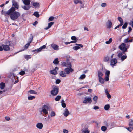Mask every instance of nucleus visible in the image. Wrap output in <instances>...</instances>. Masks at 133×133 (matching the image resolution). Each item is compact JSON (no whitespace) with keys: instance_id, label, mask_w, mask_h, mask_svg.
Returning a JSON list of instances; mask_svg holds the SVG:
<instances>
[{"instance_id":"f257e3e1","label":"nucleus","mask_w":133,"mask_h":133,"mask_svg":"<svg viewBox=\"0 0 133 133\" xmlns=\"http://www.w3.org/2000/svg\"><path fill=\"white\" fill-rule=\"evenodd\" d=\"M10 13L8 15L10 16L11 19L14 21L17 19L20 16V13L16 11V9L13 7H11L10 9Z\"/></svg>"},{"instance_id":"f03ea898","label":"nucleus","mask_w":133,"mask_h":133,"mask_svg":"<svg viewBox=\"0 0 133 133\" xmlns=\"http://www.w3.org/2000/svg\"><path fill=\"white\" fill-rule=\"evenodd\" d=\"M126 46L125 44L122 43L119 46V48L122 51V52L119 53H125V52H127V48L126 47Z\"/></svg>"},{"instance_id":"7ed1b4c3","label":"nucleus","mask_w":133,"mask_h":133,"mask_svg":"<svg viewBox=\"0 0 133 133\" xmlns=\"http://www.w3.org/2000/svg\"><path fill=\"white\" fill-rule=\"evenodd\" d=\"M59 87L55 86L53 89L51 91V94L53 96H55L59 92Z\"/></svg>"},{"instance_id":"20e7f679","label":"nucleus","mask_w":133,"mask_h":133,"mask_svg":"<svg viewBox=\"0 0 133 133\" xmlns=\"http://www.w3.org/2000/svg\"><path fill=\"white\" fill-rule=\"evenodd\" d=\"M68 67L65 68L64 71L67 74H68L70 72H72L74 71L73 69L72 68V65L71 63H69L68 64Z\"/></svg>"},{"instance_id":"39448f33","label":"nucleus","mask_w":133,"mask_h":133,"mask_svg":"<svg viewBox=\"0 0 133 133\" xmlns=\"http://www.w3.org/2000/svg\"><path fill=\"white\" fill-rule=\"evenodd\" d=\"M2 46L3 50L5 51H8L10 50L9 46H11L10 41H8L6 43V45L2 44Z\"/></svg>"},{"instance_id":"423d86ee","label":"nucleus","mask_w":133,"mask_h":133,"mask_svg":"<svg viewBox=\"0 0 133 133\" xmlns=\"http://www.w3.org/2000/svg\"><path fill=\"white\" fill-rule=\"evenodd\" d=\"M48 109L49 108L48 106L44 105L41 111L40 112L41 114H42V112L45 115L48 114Z\"/></svg>"},{"instance_id":"0eeeda50","label":"nucleus","mask_w":133,"mask_h":133,"mask_svg":"<svg viewBox=\"0 0 133 133\" xmlns=\"http://www.w3.org/2000/svg\"><path fill=\"white\" fill-rule=\"evenodd\" d=\"M124 54V53H119L117 55V56L118 57V58H120L121 60L122 61H124V60L126 59L127 57V56L125 54V55H123V54Z\"/></svg>"},{"instance_id":"6e6552de","label":"nucleus","mask_w":133,"mask_h":133,"mask_svg":"<svg viewBox=\"0 0 133 133\" xmlns=\"http://www.w3.org/2000/svg\"><path fill=\"white\" fill-rule=\"evenodd\" d=\"M84 99L85 100L83 102V103H84L85 104L91 103L92 102V100L90 97H85Z\"/></svg>"},{"instance_id":"1a4fd4ad","label":"nucleus","mask_w":133,"mask_h":133,"mask_svg":"<svg viewBox=\"0 0 133 133\" xmlns=\"http://www.w3.org/2000/svg\"><path fill=\"white\" fill-rule=\"evenodd\" d=\"M12 5L11 7L14 8L15 9H18L19 8V5L18 3L16 2L15 0L12 1Z\"/></svg>"},{"instance_id":"9d476101","label":"nucleus","mask_w":133,"mask_h":133,"mask_svg":"<svg viewBox=\"0 0 133 133\" xmlns=\"http://www.w3.org/2000/svg\"><path fill=\"white\" fill-rule=\"evenodd\" d=\"M61 65L62 66H68V64L69 63H71L69 61V59L68 58H67L66 59V62H61Z\"/></svg>"},{"instance_id":"9b49d317","label":"nucleus","mask_w":133,"mask_h":133,"mask_svg":"<svg viewBox=\"0 0 133 133\" xmlns=\"http://www.w3.org/2000/svg\"><path fill=\"white\" fill-rule=\"evenodd\" d=\"M75 45L77 46H75L73 47L72 48V49L75 50H78L80 49V47L81 48H82L83 47V45L82 44H78L77 43H76L75 44Z\"/></svg>"},{"instance_id":"f8f14e48","label":"nucleus","mask_w":133,"mask_h":133,"mask_svg":"<svg viewBox=\"0 0 133 133\" xmlns=\"http://www.w3.org/2000/svg\"><path fill=\"white\" fill-rule=\"evenodd\" d=\"M117 62V61L116 58L112 59L110 61V65L113 66H115Z\"/></svg>"},{"instance_id":"ddd939ff","label":"nucleus","mask_w":133,"mask_h":133,"mask_svg":"<svg viewBox=\"0 0 133 133\" xmlns=\"http://www.w3.org/2000/svg\"><path fill=\"white\" fill-rule=\"evenodd\" d=\"M112 23L111 21L108 20L106 23V25L107 28L110 29L112 27Z\"/></svg>"},{"instance_id":"4468645a","label":"nucleus","mask_w":133,"mask_h":133,"mask_svg":"<svg viewBox=\"0 0 133 133\" xmlns=\"http://www.w3.org/2000/svg\"><path fill=\"white\" fill-rule=\"evenodd\" d=\"M10 9L8 10L7 11H4L3 9L1 11V13L2 14L4 15L5 16L9 15V14L10 12Z\"/></svg>"},{"instance_id":"2eb2a0df","label":"nucleus","mask_w":133,"mask_h":133,"mask_svg":"<svg viewBox=\"0 0 133 133\" xmlns=\"http://www.w3.org/2000/svg\"><path fill=\"white\" fill-rule=\"evenodd\" d=\"M22 1L25 5H30L31 2L30 0H22Z\"/></svg>"},{"instance_id":"dca6fc26","label":"nucleus","mask_w":133,"mask_h":133,"mask_svg":"<svg viewBox=\"0 0 133 133\" xmlns=\"http://www.w3.org/2000/svg\"><path fill=\"white\" fill-rule=\"evenodd\" d=\"M51 46L55 50H57L59 49L58 46L56 44H52Z\"/></svg>"},{"instance_id":"f3484780","label":"nucleus","mask_w":133,"mask_h":133,"mask_svg":"<svg viewBox=\"0 0 133 133\" xmlns=\"http://www.w3.org/2000/svg\"><path fill=\"white\" fill-rule=\"evenodd\" d=\"M69 114V112L68 111V109L67 108H65L64 112L63 113L65 117H67L68 116Z\"/></svg>"},{"instance_id":"a211bd4d","label":"nucleus","mask_w":133,"mask_h":133,"mask_svg":"<svg viewBox=\"0 0 133 133\" xmlns=\"http://www.w3.org/2000/svg\"><path fill=\"white\" fill-rule=\"evenodd\" d=\"M32 5L35 8L39 7L40 6L39 3L37 2H33Z\"/></svg>"},{"instance_id":"6ab92c4d","label":"nucleus","mask_w":133,"mask_h":133,"mask_svg":"<svg viewBox=\"0 0 133 133\" xmlns=\"http://www.w3.org/2000/svg\"><path fill=\"white\" fill-rule=\"evenodd\" d=\"M36 126L38 128L41 129L43 127V125L42 123H39L36 124Z\"/></svg>"},{"instance_id":"aec40b11","label":"nucleus","mask_w":133,"mask_h":133,"mask_svg":"<svg viewBox=\"0 0 133 133\" xmlns=\"http://www.w3.org/2000/svg\"><path fill=\"white\" fill-rule=\"evenodd\" d=\"M97 74L98 78L102 77L103 75V73L100 70H98Z\"/></svg>"},{"instance_id":"412c9836","label":"nucleus","mask_w":133,"mask_h":133,"mask_svg":"<svg viewBox=\"0 0 133 133\" xmlns=\"http://www.w3.org/2000/svg\"><path fill=\"white\" fill-rule=\"evenodd\" d=\"M66 74L65 72L62 71L59 73L60 75L62 77H65L66 76Z\"/></svg>"},{"instance_id":"4be33fe9","label":"nucleus","mask_w":133,"mask_h":133,"mask_svg":"<svg viewBox=\"0 0 133 133\" xmlns=\"http://www.w3.org/2000/svg\"><path fill=\"white\" fill-rule=\"evenodd\" d=\"M50 73L54 75H56L57 73V72L55 69L50 70Z\"/></svg>"},{"instance_id":"5701e85b","label":"nucleus","mask_w":133,"mask_h":133,"mask_svg":"<svg viewBox=\"0 0 133 133\" xmlns=\"http://www.w3.org/2000/svg\"><path fill=\"white\" fill-rule=\"evenodd\" d=\"M22 7L25 10H28L30 9L31 6L30 5H24L23 6H22Z\"/></svg>"},{"instance_id":"b1692460","label":"nucleus","mask_w":133,"mask_h":133,"mask_svg":"<svg viewBox=\"0 0 133 133\" xmlns=\"http://www.w3.org/2000/svg\"><path fill=\"white\" fill-rule=\"evenodd\" d=\"M53 63L55 65L58 64L59 63L58 59L57 58H56L53 61Z\"/></svg>"},{"instance_id":"393cba45","label":"nucleus","mask_w":133,"mask_h":133,"mask_svg":"<svg viewBox=\"0 0 133 133\" xmlns=\"http://www.w3.org/2000/svg\"><path fill=\"white\" fill-rule=\"evenodd\" d=\"M30 45V44L27 43V44L25 45V46H24V49H23L22 50H21L19 51V52L22 51H24Z\"/></svg>"},{"instance_id":"a878e982","label":"nucleus","mask_w":133,"mask_h":133,"mask_svg":"<svg viewBox=\"0 0 133 133\" xmlns=\"http://www.w3.org/2000/svg\"><path fill=\"white\" fill-rule=\"evenodd\" d=\"M31 37L28 39V43L30 44V43L32 42L33 38V36L32 34L30 35Z\"/></svg>"},{"instance_id":"bb28decb","label":"nucleus","mask_w":133,"mask_h":133,"mask_svg":"<svg viewBox=\"0 0 133 133\" xmlns=\"http://www.w3.org/2000/svg\"><path fill=\"white\" fill-rule=\"evenodd\" d=\"M61 103L62 106L63 107L65 108L66 107V104L65 103V101L64 100L62 99V100Z\"/></svg>"},{"instance_id":"cd10ccee","label":"nucleus","mask_w":133,"mask_h":133,"mask_svg":"<svg viewBox=\"0 0 133 133\" xmlns=\"http://www.w3.org/2000/svg\"><path fill=\"white\" fill-rule=\"evenodd\" d=\"M71 39L72 40L75 41V42H76L78 39L75 36H72L71 37Z\"/></svg>"},{"instance_id":"c85d7f7f","label":"nucleus","mask_w":133,"mask_h":133,"mask_svg":"<svg viewBox=\"0 0 133 133\" xmlns=\"http://www.w3.org/2000/svg\"><path fill=\"white\" fill-rule=\"evenodd\" d=\"M37 69V65H36L35 66L33 67V68L30 71V72L31 73H33Z\"/></svg>"},{"instance_id":"c756f323","label":"nucleus","mask_w":133,"mask_h":133,"mask_svg":"<svg viewBox=\"0 0 133 133\" xmlns=\"http://www.w3.org/2000/svg\"><path fill=\"white\" fill-rule=\"evenodd\" d=\"M74 3L76 4L78 3L81 4L82 3V2L81 1L79 0H74Z\"/></svg>"},{"instance_id":"7c9ffc66","label":"nucleus","mask_w":133,"mask_h":133,"mask_svg":"<svg viewBox=\"0 0 133 133\" xmlns=\"http://www.w3.org/2000/svg\"><path fill=\"white\" fill-rule=\"evenodd\" d=\"M129 125L130 126L133 127V120L130 119L129 120Z\"/></svg>"},{"instance_id":"2f4dec72","label":"nucleus","mask_w":133,"mask_h":133,"mask_svg":"<svg viewBox=\"0 0 133 133\" xmlns=\"http://www.w3.org/2000/svg\"><path fill=\"white\" fill-rule=\"evenodd\" d=\"M125 128L130 132H131L133 130V127L129 126V127Z\"/></svg>"},{"instance_id":"473e14b6","label":"nucleus","mask_w":133,"mask_h":133,"mask_svg":"<svg viewBox=\"0 0 133 133\" xmlns=\"http://www.w3.org/2000/svg\"><path fill=\"white\" fill-rule=\"evenodd\" d=\"M28 93H29L30 94H37V92L33 90H30L28 91Z\"/></svg>"},{"instance_id":"72a5a7b5","label":"nucleus","mask_w":133,"mask_h":133,"mask_svg":"<svg viewBox=\"0 0 133 133\" xmlns=\"http://www.w3.org/2000/svg\"><path fill=\"white\" fill-rule=\"evenodd\" d=\"M5 86V84L3 82H1L0 84V88L1 89H4Z\"/></svg>"},{"instance_id":"f704fd0d","label":"nucleus","mask_w":133,"mask_h":133,"mask_svg":"<svg viewBox=\"0 0 133 133\" xmlns=\"http://www.w3.org/2000/svg\"><path fill=\"white\" fill-rule=\"evenodd\" d=\"M98 79L99 82L100 83L102 84H103L104 83V80L102 77L98 78Z\"/></svg>"},{"instance_id":"c9c22d12","label":"nucleus","mask_w":133,"mask_h":133,"mask_svg":"<svg viewBox=\"0 0 133 133\" xmlns=\"http://www.w3.org/2000/svg\"><path fill=\"white\" fill-rule=\"evenodd\" d=\"M86 75L84 74H83L80 76V77L79 78V79L80 80L84 79L85 78Z\"/></svg>"},{"instance_id":"e433bc0d","label":"nucleus","mask_w":133,"mask_h":133,"mask_svg":"<svg viewBox=\"0 0 133 133\" xmlns=\"http://www.w3.org/2000/svg\"><path fill=\"white\" fill-rule=\"evenodd\" d=\"M33 15L37 18H38L40 15L38 12L37 11L35 12L33 14Z\"/></svg>"},{"instance_id":"4c0bfd02","label":"nucleus","mask_w":133,"mask_h":133,"mask_svg":"<svg viewBox=\"0 0 133 133\" xmlns=\"http://www.w3.org/2000/svg\"><path fill=\"white\" fill-rule=\"evenodd\" d=\"M110 108V106L109 104H106L104 107V109L105 110H108Z\"/></svg>"},{"instance_id":"58836bf2","label":"nucleus","mask_w":133,"mask_h":133,"mask_svg":"<svg viewBox=\"0 0 133 133\" xmlns=\"http://www.w3.org/2000/svg\"><path fill=\"white\" fill-rule=\"evenodd\" d=\"M46 44H46L45 45H43L39 48V49L40 51H41L42 50L44 49L45 48L46 46Z\"/></svg>"},{"instance_id":"ea45409f","label":"nucleus","mask_w":133,"mask_h":133,"mask_svg":"<svg viewBox=\"0 0 133 133\" xmlns=\"http://www.w3.org/2000/svg\"><path fill=\"white\" fill-rule=\"evenodd\" d=\"M118 20L120 22V23H122V24H123L124 23V22L123 20V19H122V18L120 17H118Z\"/></svg>"},{"instance_id":"a19ab883","label":"nucleus","mask_w":133,"mask_h":133,"mask_svg":"<svg viewBox=\"0 0 133 133\" xmlns=\"http://www.w3.org/2000/svg\"><path fill=\"white\" fill-rule=\"evenodd\" d=\"M61 96L58 95L55 98V99L56 101H59V100L61 99Z\"/></svg>"},{"instance_id":"79ce46f5","label":"nucleus","mask_w":133,"mask_h":133,"mask_svg":"<svg viewBox=\"0 0 133 133\" xmlns=\"http://www.w3.org/2000/svg\"><path fill=\"white\" fill-rule=\"evenodd\" d=\"M112 41V38H110L108 41H106L105 42V43L107 44H108L111 43Z\"/></svg>"},{"instance_id":"37998d69","label":"nucleus","mask_w":133,"mask_h":133,"mask_svg":"<svg viewBox=\"0 0 133 133\" xmlns=\"http://www.w3.org/2000/svg\"><path fill=\"white\" fill-rule=\"evenodd\" d=\"M107 129V127L105 126H102L101 127V130L105 132V131Z\"/></svg>"},{"instance_id":"c03bdc74","label":"nucleus","mask_w":133,"mask_h":133,"mask_svg":"<svg viewBox=\"0 0 133 133\" xmlns=\"http://www.w3.org/2000/svg\"><path fill=\"white\" fill-rule=\"evenodd\" d=\"M109 57L108 56L105 57L104 58V61L105 62H107L109 61Z\"/></svg>"},{"instance_id":"a18cd8bd","label":"nucleus","mask_w":133,"mask_h":133,"mask_svg":"<svg viewBox=\"0 0 133 133\" xmlns=\"http://www.w3.org/2000/svg\"><path fill=\"white\" fill-rule=\"evenodd\" d=\"M35 97L34 96H28V99L29 100H32L33 99H35Z\"/></svg>"},{"instance_id":"49530a36","label":"nucleus","mask_w":133,"mask_h":133,"mask_svg":"<svg viewBox=\"0 0 133 133\" xmlns=\"http://www.w3.org/2000/svg\"><path fill=\"white\" fill-rule=\"evenodd\" d=\"M105 76H109L110 74V71L109 70H106V72L105 73Z\"/></svg>"},{"instance_id":"de8ad7c7","label":"nucleus","mask_w":133,"mask_h":133,"mask_svg":"<svg viewBox=\"0 0 133 133\" xmlns=\"http://www.w3.org/2000/svg\"><path fill=\"white\" fill-rule=\"evenodd\" d=\"M128 25V23L127 22H125L122 26V28L123 29H125L127 28Z\"/></svg>"},{"instance_id":"09e8293b","label":"nucleus","mask_w":133,"mask_h":133,"mask_svg":"<svg viewBox=\"0 0 133 133\" xmlns=\"http://www.w3.org/2000/svg\"><path fill=\"white\" fill-rule=\"evenodd\" d=\"M24 57L26 60H28L31 58V56L30 55H26L24 56Z\"/></svg>"},{"instance_id":"8fccbe9b","label":"nucleus","mask_w":133,"mask_h":133,"mask_svg":"<svg viewBox=\"0 0 133 133\" xmlns=\"http://www.w3.org/2000/svg\"><path fill=\"white\" fill-rule=\"evenodd\" d=\"M32 51L35 53H37L40 52V51L39 48L37 49H35L34 50H33Z\"/></svg>"},{"instance_id":"3c124183","label":"nucleus","mask_w":133,"mask_h":133,"mask_svg":"<svg viewBox=\"0 0 133 133\" xmlns=\"http://www.w3.org/2000/svg\"><path fill=\"white\" fill-rule=\"evenodd\" d=\"M98 98V96H95L93 98V99L94 101H95L96 103Z\"/></svg>"},{"instance_id":"603ef678","label":"nucleus","mask_w":133,"mask_h":133,"mask_svg":"<svg viewBox=\"0 0 133 133\" xmlns=\"http://www.w3.org/2000/svg\"><path fill=\"white\" fill-rule=\"evenodd\" d=\"M50 115L51 117L54 116L55 115V113L54 111H52L50 113Z\"/></svg>"},{"instance_id":"864d4df0","label":"nucleus","mask_w":133,"mask_h":133,"mask_svg":"<svg viewBox=\"0 0 133 133\" xmlns=\"http://www.w3.org/2000/svg\"><path fill=\"white\" fill-rule=\"evenodd\" d=\"M111 128H112L115 127V123L112 122L110 124Z\"/></svg>"},{"instance_id":"5fc2aeb1","label":"nucleus","mask_w":133,"mask_h":133,"mask_svg":"<svg viewBox=\"0 0 133 133\" xmlns=\"http://www.w3.org/2000/svg\"><path fill=\"white\" fill-rule=\"evenodd\" d=\"M54 22H51L48 24V26L50 28L53 24Z\"/></svg>"},{"instance_id":"6e6d98bb","label":"nucleus","mask_w":133,"mask_h":133,"mask_svg":"<svg viewBox=\"0 0 133 133\" xmlns=\"http://www.w3.org/2000/svg\"><path fill=\"white\" fill-rule=\"evenodd\" d=\"M25 74V72L24 71L21 70L19 72L20 75L22 76L24 75Z\"/></svg>"},{"instance_id":"4d7b16f0","label":"nucleus","mask_w":133,"mask_h":133,"mask_svg":"<svg viewBox=\"0 0 133 133\" xmlns=\"http://www.w3.org/2000/svg\"><path fill=\"white\" fill-rule=\"evenodd\" d=\"M61 82V80L60 79H57L56 80V83L57 84H59Z\"/></svg>"},{"instance_id":"13d9d810","label":"nucleus","mask_w":133,"mask_h":133,"mask_svg":"<svg viewBox=\"0 0 133 133\" xmlns=\"http://www.w3.org/2000/svg\"><path fill=\"white\" fill-rule=\"evenodd\" d=\"M109 76H105L104 78V80L106 81H108L109 80Z\"/></svg>"},{"instance_id":"bf43d9fd","label":"nucleus","mask_w":133,"mask_h":133,"mask_svg":"<svg viewBox=\"0 0 133 133\" xmlns=\"http://www.w3.org/2000/svg\"><path fill=\"white\" fill-rule=\"evenodd\" d=\"M54 17H53L52 16H51L48 19L49 21H52L54 19Z\"/></svg>"},{"instance_id":"052dcab7","label":"nucleus","mask_w":133,"mask_h":133,"mask_svg":"<svg viewBox=\"0 0 133 133\" xmlns=\"http://www.w3.org/2000/svg\"><path fill=\"white\" fill-rule=\"evenodd\" d=\"M107 97V98L108 99H110L111 98V96L109 93L106 94Z\"/></svg>"},{"instance_id":"680f3d73","label":"nucleus","mask_w":133,"mask_h":133,"mask_svg":"<svg viewBox=\"0 0 133 133\" xmlns=\"http://www.w3.org/2000/svg\"><path fill=\"white\" fill-rule=\"evenodd\" d=\"M106 6V3H103L102 4L101 6L102 7H104Z\"/></svg>"},{"instance_id":"e2e57ef3","label":"nucleus","mask_w":133,"mask_h":133,"mask_svg":"<svg viewBox=\"0 0 133 133\" xmlns=\"http://www.w3.org/2000/svg\"><path fill=\"white\" fill-rule=\"evenodd\" d=\"M93 109L95 110H97L99 109V107L98 106H95L94 107Z\"/></svg>"},{"instance_id":"0e129e2a","label":"nucleus","mask_w":133,"mask_h":133,"mask_svg":"<svg viewBox=\"0 0 133 133\" xmlns=\"http://www.w3.org/2000/svg\"><path fill=\"white\" fill-rule=\"evenodd\" d=\"M5 119L7 121H9L10 119V118L9 117L6 116L5 117Z\"/></svg>"},{"instance_id":"69168bd1","label":"nucleus","mask_w":133,"mask_h":133,"mask_svg":"<svg viewBox=\"0 0 133 133\" xmlns=\"http://www.w3.org/2000/svg\"><path fill=\"white\" fill-rule=\"evenodd\" d=\"M82 132H83L84 133H89L90 131L88 130H85L83 131Z\"/></svg>"},{"instance_id":"338daca9","label":"nucleus","mask_w":133,"mask_h":133,"mask_svg":"<svg viewBox=\"0 0 133 133\" xmlns=\"http://www.w3.org/2000/svg\"><path fill=\"white\" fill-rule=\"evenodd\" d=\"M38 23V22L37 21H35L33 23V25L34 26H35L36 25H37Z\"/></svg>"},{"instance_id":"774afa93","label":"nucleus","mask_w":133,"mask_h":133,"mask_svg":"<svg viewBox=\"0 0 133 133\" xmlns=\"http://www.w3.org/2000/svg\"><path fill=\"white\" fill-rule=\"evenodd\" d=\"M63 132L64 133H68V132L67 130L64 129H63Z\"/></svg>"}]
</instances>
